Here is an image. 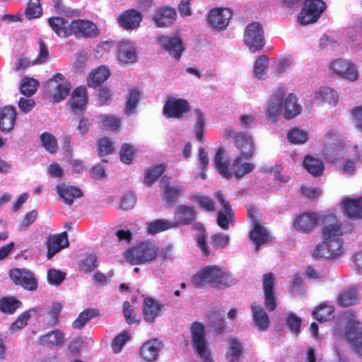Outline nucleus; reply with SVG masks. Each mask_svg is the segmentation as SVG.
Segmentation results:
<instances>
[{
    "label": "nucleus",
    "mask_w": 362,
    "mask_h": 362,
    "mask_svg": "<svg viewBox=\"0 0 362 362\" xmlns=\"http://www.w3.org/2000/svg\"><path fill=\"white\" fill-rule=\"evenodd\" d=\"M190 284L197 289L206 285L217 288H228L233 284L230 274L223 271L217 265H210L201 268L190 279Z\"/></svg>",
    "instance_id": "nucleus-1"
},
{
    "label": "nucleus",
    "mask_w": 362,
    "mask_h": 362,
    "mask_svg": "<svg viewBox=\"0 0 362 362\" xmlns=\"http://www.w3.org/2000/svg\"><path fill=\"white\" fill-rule=\"evenodd\" d=\"M158 249L150 242H140L128 248L124 255L125 261L129 264H142L154 259L158 255Z\"/></svg>",
    "instance_id": "nucleus-2"
},
{
    "label": "nucleus",
    "mask_w": 362,
    "mask_h": 362,
    "mask_svg": "<svg viewBox=\"0 0 362 362\" xmlns=\"http://www.w3.org/2000/svg\"><path fill=\"white\" fill-rule=\"evenodd\" d=\"M192 345L203 362H214L205 337V327L199 322H194L190 326Z\"/></svg>",
    "instance_id": "nucleus-3"
},
{
    "label": "nucleus",
    "mask_w": 362,
    "mask_h": 362,
    "mask_svg": "<svg viewBox=\"0 0 362 362\" xmlns=\"http://www.w3.org/2000/svg\"><path fill=\"white\" fill-rule=\"evenodd\" d=\"M344 317L349 319L345 326V337L358 356L362 357V322L356 320L351 311H346Z\"/></svg>",
    "instance_id": "nucleus-4"
},
{
    "label": "nucleus",
    "mask_w": 362,
    "mask_h": 362,
    "mask_svg": "<svg viewBox=\"0 0 362 362\" xmlns=\"http://www.w3.org/2000/svg\"><path fill=\"white\" fill-rule=\"evenodd\" d=\"M243 42L251 52L262 50L265 45L262 25L259 22L249 23L245 28Z\"/></svg>",
    "instance_id": "nucleus-5"
},
{
    "label": "nucleus",
    "mask_w": 362,
    "mask_h": 362,
    "mask_svg": "<svg viewBox=\"0 0 362 362\" xmlns=\"http://www.w3.org/2000/svg\"><path fill=\"white\" fill-rule=\"evenodd\" d=\"M326 9V4L322 0H305L298 21L300 25H308L318 21L321 14Z\"/></svg>",
    "instance_id": "nucleus-6"
},
{
    "label": "nucleus",
    "mask_w": 362,
    "mask_h": 362,
    "mask_svg": "<svg viewBox=\"0 0 362 362\" xmlns=\"http://www.w3.org/2000/svg\"><path fill=\"white\" fill-rule=\"evenodd\" d=\"M47 92L55 103L66 98L71 88L70 83L60 73H57L47 82Z\"/></svg>",
    "instance_id": "nucleus-7"
},
{
    "label": "nucleus",
    "mask_w": 362,
    "mask_h": 362,
    "mask_svg": "<svg viewBox=\"0 0 362 362\" xmlns=\"http://www.w3.org/2000/svg\"><path fill=\"white\" fill-rule=\"evenodd\" d=\"M247 216L251 220L253 226L249 236L255 243V250L258 251L262 245L269 241V235L266 228L260 224L258 214L254 206H250L247 209Z\"/></svg>",
    "instance_id": "nucleus-8"
},
{
    "label": "nucleus",
    "mask_w": 362,
    "mask_h": 362,
    "mask_svg": "<svg viewBox=\"0 0 362 362\" xmlns=\"http://www.w3.org/2000/svg\"><path fill=\"white\" fill-rule=\"evenodd\" d=\"M189 102L184 98L170 97L163 107V115L167 119H180L190 111Z\"/></svg>",
    "instance_id": "nucleus-9"
},
{
    "label": "nucleus",
    "mask_w": 362,
    "mask_h": 362,
    "mask_svg": "<svg viewBox=\"0 0 362 362\" xmlns=\"http://www.w3.org/2000/svg\"><path fill=\"white\" fill-rule=\"evenodd\" d=\"M9 276L15 285L21 286L25 290L35 291L38 284L33 272L26 269L15 268L9 271Z\"/></svg>",
    "instance_id": "nucleus-10"
},
{
    "label": "nucleus",
    "mask_w": 362,
    "mask_h": 362,
    "mask_svg": "<svg viewBox=\"0 0 362 362\" xmlns=\"http://www.w3.org/2000/svg\"><path fill=\"white\" fill-rule=\"evenodd\" d=\"M276 285L275 276L272 272L264 274L262 277V289L264 293V305L269 311H274L277 307V298L274 291Z\"/></svg>",
    "instance_id": "nucleus-11"
},
{
    "label": "nucleus",
    "mask_w": 362,
    "mask_h": 362,
    "mask_svg": "<svg viewBox=\"0 0 362 362\" xmlns=\"http://www.w3.org/2000/svg\"><path fill=\"white\" fill-rule=\"evenodd\" d=\"M156 40L160 45L163 49L168 52L175 59L179 60L185 48L182 38L178 35H158Z\"/></svg>",
    "instance_id": "nucleus-12"
},
{
    "label": "nucleus",
    "mask_w": 362,
    "mask_h": 362,
    "mask_svg": "<svg viewBox=\"0 0 362 362\" xmlns=\"http://www.w3.org/2000/svg\"><path fill=\"white\" fill-rule=\"evenodd\" d=\"M324 227L322 230V235L324 240H334L341 238L343 230L341 224L333 214L324 216L322 218Z\"/></svg>",
    "instance_id": "nucleus-13"
},
{
    "label": "nucleus",
    "mask_w": 362,
    "mask_h": 362,
    "mask_svg": "<svg viewBox=\"0 0 362 362\" xmlns=\"http://www.w3.org/2000/svg\"><path fill=\"white\" fill-rule=\"evenodd\" d=\"M329 68L336 74L349 81H355L358 78L356 66L348 60L337 59L330 64Z\"/></svg>",
    "instance_id": "nucleus-14"
},
{
    "label": "nucleus",
    "mask_w": 362,
    "mask_h": 362,
    "mask_svg": "<svg viewBox=\"0 0 362 362\" xmlns=\"http://www.w3.org/2000/svg\"><path fill=\"white\" fill-rule=\"evenodd\" d=\"M343 215L351 220H362V197H345L339 204Z\"/></svg>",
    "instance_id": "nucleus-15"
},
{
    "label": "nucleus",
    "mask_w": 362,
    "mask_h": 362,
    "mask_svg": "<svg viewBox=\"0 0 362 362\" xmlns=\"http://www.w3.org/2000/svg\"><path fill=\"white\" fill-rule=\"evenodd\" d=\"M318 220L319 217L316 213L304 212L294 219L293 226L296 231L308 234L314 231Z\"/></svg>",
    "instance_id": "nucleus-16"
},
{
    "label": "nucleus",
    "mask_w": 362,
    "mask_h": 362,
    "mask_svg": "<svg viewBox=\"0 0 362 362\" xmlns=\"http://www.w3.org/2000/svg\"><path fill=\"white\" fill-rule=\"evenodd\" d=\"M234 144L240 152L238 157L245 160L250 159L255 154V146L252 138L245 132H238L233 136Z\"/></svg>",
    "instance_id": "nucleus-17"
},
{
    "label": "nucleus",
    "mask_w": 362,
    "mask_h": 362,
    "mask_svg": "<svg viewBox=\"0 0 362 362\" xmlns=\"http://www.w3.org/2000/svg\"><path fill=\"white\" fill-rule=\"evenodd\" d=\"M197 218V214L193 206L186 204L178 205L174 212L173 223L175 228L180 226H189L194 223Z\"/></svg>",
    "instance_id": "nucleus-18"
},
{
    "label": "nucleus",
    "mask_w": 362,
    "mask_h": 362,
    "mask_svg": "<svg viewBox=\"0 0 362 362\" xmlns=\"http://www.w3.org/2000/svg\"><path fill=\"white\" fill-rule=\"evenodd\" d=\"M98 33L95 24L90 21L77 19L71 23V35L76 38L91 37Z\"/></svg>",
    "instance_id": "nucleus-19"
},
{
    "label": "nucleus",
    "mask_w": 362,
    "mask_h": 362,
    "mask_svg": "<svg viewBox=\"0 0 362 362\" xmlns=\"http://www.w3.org/2000/svg\"><path fill=\"white\" fill-rule=\"evenodd\" d=\"M232 16V11L228 8H214L209 13L208 21L214 28L223 30L228 25Z\"/></svg>",
    "instance_id": "nucleus-20"
},
{
    "label": "nucleus",
    "mask_w": 362,
    "mask_h": 362,
    "mask_svg": "<svg viewBox=\"0 0 362 362\" xmlns=\"http://www.w3.org/2000/svg\"><path fill=\"white\" fill-rule=\"evenodd\" d=\"M176 18V10L169 6L158 8L153 16V21L158 28L168 27L175 21Z\"/></svg>",
    "instance_id": "nucleus-21"
},
{
    "label": "nucleus",
    "mask_w": 362,
    "mask_h": 362,
    "mask_svg": "<svg viewBox=\"0 0 362 362\" xmlns=\"http://www.w3.org/2000/svg\"><path fill=\"white\" fill-rule=\"evenodd\" d=\"M170 178L168 176H163L160 180V185L163 192L162 195L163 201L168 204H172L177 202L179 197L182 192V189L180 186L170 185Z\"/></svg>",
    "instance_id": "nucleus-22"
},
{
    "label": "nucleus",
    "mask_w": 362,
    "mask_h": 362,
    "mask_svg": "<svg viewBox=\"0 0 362 362\" xmlns=\"http://www.w3.org/2000/svg\"><path fill=\"white\" fill-rule=\"evenodd\" d=\"M163 304H160L157 300L151 297L144 298L142 305V315L144 320L146 322L153 323L160 315Z\"/></svg>",
    "instance_id": "nucleus-23"
},
{
    "label": "nucleus",
    "mask_w": 362,
    "mask_h": 362,
    "mask_svg": "<svg viewBox=\"0 0 362 362\" xmlns=\"http://www.w3.org/2000/svg\"><path fill=\"white\" fill-rule=\"evenodd\" d=\"M47 259H51L56 253L64 248L68 247L69 242L66 232H62L49 237L47 243Z\"/></svg>",
    "instance_id": "nucleus-24"
},
{
    "label": "nucleus",
    "mask_w": 362,
    "mask_h": 362,
    "mask_svg": "<svg viewBox=\"0 0 362 362\" xmlns=\"http://www.w3.org/2000/svg\"><path fill=\"white\" fill-rule=\"evenodd\" d=\"M163 347L161 341L157 338L151 339L144 342L140 348V356L146 361H156L159 351Z\"/></svg>",
    "instance_id": "nucleus-25"
},
{
    "label": "nucleus",
    "mask_w": 362,
    "mask_h": 362,
    "mask_svg": "<svg viewBox=\"0 0 362 362\" xmlns=\"http://www.w3.org/2000/svg\"><path fill=\"white\" fill-rule=\"evenodd\" d=\"M56 189L59 197L67 205H71L76 199L83 196V191L79 187L67 185L64 183L57 185Z\"/></svg>",
    "instance_id": "nucleus-26"
},
{
    "label": "nucleus",
    "mask_w": 362,
    "mask_h": 362,
    "mask_svg": "<svg viewBox=\"0 0 362 362\" xmlns=\"http://www.w3.org/2000/svg\"><path fill=\"white\" fill-rule=\"evenodd\" d=\"M117 20L123 28L133 30L139 27L142 21V16L134 8L127 9L121 13Z\"/></svg>",
    "instance_id": "nucleus-27"
},
{
    "label": "nucleus",
    "mask_w": 362,
    "mask_h": 362,
    "mask_svg": "<svg viewBox=\"0 0 362 362\" xmlns=\"http://www.w3.org/2000/svg\"><path fill=\"white\" fill-rule=\"evenodd\" d=\"M285 95L284 88H279L271 96L268 103L267 115L276 119V117L284 112L283 100Z\"/></svg>",
    "instance_id": "nucleus-28"
},
{
    "label": "nucleus",
    "mask_w": 362,
    "mask_h": 362,
    "mask_svg": "<svg viewBox=\"0 0 362 362\" xmlns=\"http://www.w3.org/2000/svg\"><path fill=\"white\" fill-rule=\"evenodd\" d=\"M16 119V110L13 106L7 105L0 108V131L8 133L14 127Z\"/></svg>",
    "instance_id": "nucleus-29"
},
{
    "label": "nucleus",
    "mask_w": 362,
    "mask_h": 362,
    "mask_svg": "<svg viewBox=\"0 0 362 362\" xmlns=\"http://www.w3.org/2000/svg\"><path fill=\"white\" fill-rule=\"evenodd\" d=\"M39 342L49 349H54L63 346L65 342V337L61 330L54 329L42 335L39 339Z\"/></svg>",
    "instance_id": "nucleus-30"
},
{
    "label": "nucleus",
    "mask_w": 362,
    "mask_h": 362,
    "mask_svg": "<svg viewBox=\"0 0 362 362\" xmlns=\"http://www.w3.org/2000/svg\"><path fill=\"white\" fill-rule=\"evenodd\" d=\"M284 112L283 116L287 119H292L301 113L302 107L298 103L297 97L293 93H290L283 103Z\"/></svg>",
    "instance_id": "nucleus-31"
},
{
    "label": "nucleus",
    "mask_w": 362,
    "mask_h": 362,
    "mask_svg": "<svg viewBox=\"0 0 362 362\" xmlns=\"http://www.w3.org/2000/svg\"><path fill=\"white\" fill-rule=\"evenodd\" d=\"M110 75V71L105 66H100L88 74L87 85L90 88H95L103 83Z\"/></svg>",
    "instance_id": "nucleus-32"
},
{
    "label": "nucleus",
    "mask_w": 362,
    "mask_h": 362,
    "mask_svg": "<svg viewBox=\"0 0 362 362\" xmlns=\"http://www.w3.org/2000/svg\"><path fill=\"white\" fill-rule=\"evenodd\" d=\"M118 59L121 62L132 64L137 60V54L134 47L128 41L122 40L118 47Z\"/></svg>",
    "instance_id": "nucleus-33"
},
{
    "label": "nucleus",
    "mask_w": 362,
    "mask_h": 362,
    "mask_svg": "<svg viewBox=\"0 0 362 362\" xmlns=\"http://www.w3.org/2000/svg\"><path fill=\"white\" fill-rule=\"evenodd\" d=\"M87 90L83 86L76 88L70 100L71 107L74 111H83L87 104Z\"/></svg>",
    "instance_id": "nucleus-34"
},
{
    "label": "nucleus",
    "mask_w": 362,
    "mask_h": 362,
    "mask_svg": "<svg viewBox=\"0 0 362 362\" xmlns=\"http://www.w3.org/2000/svg\"><path fill=\"white\" fill-rule=\"evenodd\" d=\"M48 23L52 30L61 37L71 36V23L62 17H50Z\"/></svg>",
    "instance_id": "nucleus-35"
},
{
    "label": "nucleus",
    "mask_w": 362,
    "mask_h": 362,
    "mask_svg": "<svg viewBox=\"0 0 362 362\" xmlns=\"http://www.w3.org/2000/svg\"><path fill=\"white\" fill-rule=\"evenodd\" d=\"M243 159L245 158L237 156L232 163L233 174L236 179L243 177L245 175L252 172L255 168L253 163L242 162Z\"/></svg>",
    "instance_id": "nucleus-36"
},
{
    "label": "nucleus",
    "mask_w": 362,
    "mask_h": 362,
    "mask_svg": "<svg viewBox=\"0 0 362 362\" xmlns=\"http://www.w3.org/2000/svg\"><path fill=\"white\" fill-rule=\"evenodd\" d=\"M304 168L314 177L321 176L325 170V165L322 160L311 156H306L303 161Z\"/></svg>",
    "instance_id": "nucleus-37"
},
{
    "label": "nucleus",
    "mask_w": 362,
    "mask_h": 362,
    "mask_svg": "<svg viewBox=\"0 0 362 362\" xmlns=\"http://www.w3.org/2000/svg\"><path fill=\"white\" fill-rule=\"evenodd\" d=\"M315 98L322 103L336 105L338 102V94L334 89L324 86L315 93Z\"/></svg>",
    "instance_id": "nucleus-38"
},
{
    "label": "nucleus",
    "mask_w": 362,
    "mask_h": 362,
    "mask_svg": "<svg viewBox=\"0 0 362 362\" xmlns=\"http://www.w3.org/2000/svg\"><path fill=\"white\" fill-rule=\"evenodd\" d=\"M225 150L222 147L218 148L214 156V163L219 174L223 177L229 179L232 177L233 172L230 169L228 163L223 161V156Z\"/></svg>",
    "instance_id": "nucleus-39"
},
{
    "label": "nucleus",
    "mask_w": 362,
    "mask_h": 362,
    "mask_svg": "<svg viewBox=\"0 0 362 362\" xmlns=\"http://www.w3.org/2000/svg\"><path fill=\"white\" fill-rule=\"evenodd\" d=\"M228 348L226 354V358L228 362H238L243 354L242 344L236 338L228 340Z\"/></svg>",
    "instance_id": "nucleus-40"
},
{
    "label": "nucleus",
    "mask_w": 362,
    "mask_h": 362,
    "mask_svg": "<svg viewBox=\"0 0 362 362\" xmlns=\"http://www.w3.org/2000/svg\"><path fill=\"white\" fill-rule=\"evenodd\" d=\"M253 321L261 330L267 329L269 325V315L260 305L253 303L251 307Z\"/></svg>",
    "instance_id": "nucleus-41"
},
{
    "label": "nucleus",
    "mask_w": 362,
    "mask_h": 362,
    "mask_svg": "<svg viewBox=\"0 0 362 362\" xmlns=\"http://www.w3.org/2000/svg\"><path fill=\"white\" fill-rule=\"evenodd\" d=\"M344 151V144L338 142L325 147L323 155L327 161L330 163H335L343 158Z\"/></svg>",
    "instance_id": "nucleus-42"
},
{
    "label": "nucleus",
    "mask_w": 362,
    "mask_h": 362,
    "mask_svg": "<svg viewBox=\"0 0 362 362\" xmlns=\"http://www.w3.org/2000/svg\"><path fill=\"white\" fill-rule=\"evenodd\" d=\"M334 308L333 305L322 303L317 307L313 312V315L319 322H325L333 317Z\"/></svg>",
    "instance_id": "nucleus-43"
},
{
    "label": "nucleus",
    "mask_w": 362,
    "mask_h": 362,
    "mask_svg": "<svg viewBox=\"0 0 362 362\" xmlns=\"http://www.w3.org/2000/svg\"><path fill=\"white\" fill-rule=\"evenodd\" d=\"M98 156L104 157L111 155L115 152V146L112 140L107 136H102L97 139L95 142Z\"/></svg>",
    "instance_id": "nucleus-44"
},
{
    "label": "nucleus",
    "mask_w": 362,
    "mask_h": 362,
    "mask_svg": "<svg viewBox=\"0 0 362 362\" xmlns=\"http://www.w3.org/2000/svg\"><path fill=\"white\" fill-rule=\"evenodd\" d=\"M22 306V302L12 296L0 298V311L7 315H13L18 308Z\"/></svg>",
    "instance_id": "nucleus-45"
},
{
    "label": "nucleus",
    "mask_w": 362,
    "mask_h": 362,
    "mask_svg": "<svg viewBox=\"0 0 362 362\" xmlns=\"http://www.w3.org/2000/svg\"><path fill=\"white\" fill-rule=\"evenodd\" d=\"M173 228H175L173 221L164 218L156 219L148 223V233L151 235H155Z\"/></svg>",
    "instance_id": "nucleus-46"
},
{
    "label": "nucleus",
    "mask_w": 362,
    "mask_h": 362,
    "mask_svg": "<svg viewBox=\"0 0 362 362\" xmlns=\"http://www.w3.org/2000/svg\"><path fill=\"white\" fill-rule=\"evenodd\" d=\"M37 313L36 308H30L22 313L9 327L11 333H15L24 328L31 317Z\"/></svg>",
    "instance_id": "nucleus-47"
},
{
    "label": "nucleus",
    "mask_w": 362,
    "mask_h": 362,
    "mask_svg": "<svg viewBox=\"0 0 362 362\" xmlns=\"http://www.w3.org/2000/svg\"><path fill=\"white\" fill-rule=\"evenodd\" d=\"M165 169L166 165L160 164L146 170L145 171L144 183L148 187H151L163 174Z\"/></svg>",
    "instance_id": "nucleus-48"
},
{
    "label": "nucleus",
    "mask_w": 362,
    "mask_h": 362,
    "mask_svg": "<svg viewBox=\"0 0 362 362\" xmlns=\"http://www.w3.org/2000/svg\"><path fill=\"white\" fill-rule=\"evenodd\" d=\"M99 310L97 309H86L81 312L78 317L73 322L72 326L75 329H82L88 322L99 315Z\"/></svg>",
    "instance_id": "nucleus-49"
},
{
    "label": "nucleus",
    "mask_w": 362,
    "mask_h": 362,
    "mask_svg": "<svg viewBox=\"0 0 362 362\" xmlns=\"http://www.w3.org/2000/svg\"><path fill=\"white\" fill-rule=\"evenodd\" d=\"M358 295L354 288H349L342 292L338 297V303L344 308H346L358 303Z\"/></svg>",
    "instance_id": "nucleus-50"
},
{
    "label": "nucleus",
    "mask_w": 362,
    "mask_h": 362,
    "mask_svg": "<svg viewBox=\"0 0 362 362\" xmlns=\"http://www.w3.org/2000/svg\"><path fill=\"white\" fill-rule=\"evenodd\" d=\"M38 86L39 83L37 80L25 76L21 80L19 90L21 94L30 97L37 91Z\"/></svg>",
    "instance_id": "nucleus-51"
},
{
    "label": "nucleus",
    "mask_w": 362,
    "mask_h": 362,
    "mask_svg": "<svg viewBox=\"0 0 362 362\" xmlns=\"http://www.w3.org/2000/svg\"><path fill=\"white\" fill-rule=\"evenodd\" d=\"M235 222V214L231 209L228 207L227 209H223V211H219L217 215V224L223 230L229 229V223Z\"/></svg>",
    "instance_id": "nucleus-52"
},
{
    "label": "nucleus",
    "mask_w": 362,
    "mask_h": 362,
    "mask_svg": "<svg viewBox=\"0 0 362 362\" xmlns=\"http://www.w3.org/2000/svg\"><path fill=\"white\" fill-rule=\"evenodd\" d=\"M42 146L50 153H55L58 150L57 140L49 132H43L40 136Z\"/></svg>",
    "instance_id": "nucleus-53"
},
{
    "label": "nucleus",
    "mask_w": 362,
    "mask_h": 362,
    "mask_svg": "<svg viewBox=\"0 0 362 362\" xmlns=\"http://www.w3.org/2000/svg\"><path fill=\"white\" fill-rule=\"evenodd\" d=\"M136 154V148L134 146L124 143L119 150V158L124 164H130Z\"/></svg>",
    "instance_id": "nucleus-54"
},
{
    "label": "nucleus",
    "mask_w": 362,
    "mask_h": 362,
    "mask_svg": "<svg viewBox=\"0 0 362 362\" xmlns=\"http://www.w3.org/2000/svg\"><path fill=\"white\" fill-rule=\"evenodd\" d=\"M141 93L136 88H133L129 90V95L125 107V113L127 116H131L133 114L139 101Z\"/></svg>",
    "instance_id": "nucleus-55"
},
{
    "label": "nucleus",
    "mask_w": 362,
    "mask_h": 362,
    "mask_svg": "<svg viewBox=\"0 0 362 362\" xmlns=\"http://www.w3.org/2000/svg\"><path fill=\"white\" fill-rule=\"evenodd\" d=\"M63 305L60 303H53L47 311L49 325L52 327L57 326L59 323V315Z\"/></svg>",
    "instance_id": "nucleus-56"
},
{
    "label": "nucleus",
    "mask_w": 362,
    "mask_h": 362,
    "mask_svg": "<svg viewBox=\"0 0 362 362\" xmlns=\"http://www.w3.org/2000/svg\"><path fill=\"white\" fill-rule=\"evenodd\" d=\"M268 61V57L264 54L261 55L256 59L254 64V74L257 78L262 79L265 75Z\"/></svg>",
    "instance_id": "nucleus-57"
},
{
    "label": "nucleus",
    "mask_w": 362,
    "mask_h": 362,
    "mask_svg": "<svg viewBox=\"0 0 362 362\" xmlns=\"http://www.w3.org/2000/svg\"><path fill=\"white\" fill-rule=\"evenodd\" d=\"M287 138L292 144H304L308 139V132L297 128H293L288 133Z\"/></svg>",
    "instance_id": "nucleus-58"
},
{
    "label": "nucleus",
    "mask_w": 362,
    "mask_h": 362,
    "mask_svg": "<svg viewBox=\"0 0 362 362\" xmlns=\"http://www.w3.org/2000/svg\"><path fill=\"white\" fill-rule=\"evenodd\" d=\"M197 122L194 124L195 137L197 140L202 141L204 131V118L202 111L197 108L194 110Z\"/></svg>",
    "instance_id": "nucleus-59"
},
{
    "label": "nucleus",
    "mask_w": 362,
    "mask_h": 362,
    "mask_svg": "<svg viewBox=\"0 0 362 362\" xmlns=\"http://www.w3.org/2000/svg\"><path fill=\"white\" fill-rule=\"evenodd\" d=\"M311 255L313 258L315 259H332L331 253L329 252V247H328L327 241L323 240V241L317 244L314 248Z\"/></svg>",
    "instance_id": "nucleus-60"
},
{
    "label": "nucleus",
    "mask_w": 362,
    "mask_h": 362,
    "mask_svg": "<svg viewBox=\"0 0 362 362\" xmlns=\"http://www.w3.org/2000/svg\"><path fill=\"white\" fill-rule=\"evenodd\" d=\"M209 325L214 332L222 333L224 330V316L216 312L209 317Z\"/></svg>",
    "instance_id": "nucleus-61"
},
{
    "label": "nucleus",
    "mask_w": 362,
    "mask_h": 362,
    "mask_svg": "<svg viewBox=\"0 0 362 362\" xmlns=\"http://www.w3.org/2000/svg\"><path fill=\"white\" fill-rule=\"evenodd\" d=\"M129 339L130 335L126 331H124L116 336L112 342V349L113 352L115 354L120 352L123 346L129 340Z\"/></svg>",
    "instance_id": "nucleus-62"
},
{
    "label": "nucleus",
    "mask_w": 362,
    "mask_h": 362,
    "mask_svg": "<svg viewBox=\"0 0 362 362\" xmlns=\"http://www.w3.org/2000/svg\"><path fill=\"white\" fill-rule=\"evenodd\" d=\"M123 315L129 325L139 323L141 322V319L138 320L136 319V315L135 311L128 300H125L123 303Z\"/></svg>",
    "instance_id": "nucleus-63"
},
{
    "label": "nucleus",
    "mask_w": 362,
    "mask_h": 362,
    "mask_svg": "<svg viewBox=\"0 0 362 362\" xmlns=\"http://www.w3.org/2000/svg\"><path fill=\"white\" fill-rule=\"evenodd\" d=\"M302 323L301 318L295 313H290L286 318V325L289 330L295 334H298Z\"/></svg>",
    "instance_id": "nucleus-64"
}]
</instances>
